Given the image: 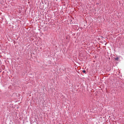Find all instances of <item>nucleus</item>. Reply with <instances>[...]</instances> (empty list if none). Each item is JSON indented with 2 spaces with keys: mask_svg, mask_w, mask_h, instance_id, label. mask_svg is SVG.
<instances>
[{
  "mask_svg": "<svg viewBox=\"0 0 124 124\" xmlns=\"http://www.w3.org/2000/svg\"><path fill=\"white\" fill-rule=\"evenodd\" d=\"M118 59V57H117L115 59V60H117Z\"/></svg>",
  "mask_w": 124,
  "mask_h": 124,
  "instance_id": "nucleus-2",
  "label": "nucleus"
},
{
  "mask_svg": "<svg viewBox=\"0 0 124 124\" xmlns=\"http://www.w3.org/2000/svg\"><path fill=\"white\" fill-rule=\"evenodd\" d=\"M86 72V71L85 70H84L83 71V72L84 73H85Z\"/></svg>",
  "mask_w": 124,
  "mask_h": 124,
  "instance_id": "nucleus-1",
  "label": "nucleus"
}]
</instances>
